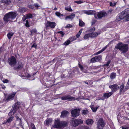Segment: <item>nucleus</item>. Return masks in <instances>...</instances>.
Here are the masks:
<instances>
[{
  "label": "nucleus",
  "instance_id": "nucleus-1",
  "mask_svg": "<svg viewBox=\"0 0 129 129\" xmlns=\"http://www.w3.org/2000/svg\"><path fill=\"white\" fill-rule=\"evenodd\" d=\"M68 124L67 122L65 121H61L59 119H57L55 120L54 124L52 125L51 129L53 128H63L66 126Z\"/></svg>",
  "mask_w": 129,
  "mask_h": 129
},
{
  "label": "nucleus",
  "instance_id": "nucleus-2",
  "mask_svg": "<svg viewBox=\"0 0 129 129\" xmlns=\"http://www.w3.org/2000/svg\"><path fill=\"white\" fill-rule=\"evenodd\" d=\"M17 15V13L15 12H9L4 15L3 18L4 21L6 23L8 22H12L13 20L15 18Z\"/></svg>",
  "mask_w": 129,
  "mask_h": 129
},
{
  "label": "nucleus",
  "instance_id": "nucleus-3",
  "mask_svg": "<svg viewBox=\"0 0 129 129\" xmlns=\"http://www.w3.org/2000/svg\"><path fill=\"white\" fill-rule=\"evenodd\" d=\"M115 48L116 49H119L122 53H124L127 52L128 50V45L122 42H119L115 46Z\"/></svg>",
  "mask_w": 129,
  "mask_h": 129
},
{
  "label": "nucleus",
  "instance_id": "nucleus-4",
  "mask_svg": "<svg viewBox=\"0 0 129 129\" xmlns=\"http://www.w3.org/2000/svg\"><path fill=\"white\" fill-rule=\"evenodd\" d=\"M129 13V8H128L119 13L116 17V20L118 21H120L124 19Z\"/></svg>",
  "mask_w": 129,
  "mask_h": 129
},
{
  "label": "nucleus",
  "instance_id": "nucleus-5",
  "mask_svg": "<svg viewBox=\"0 0 129 129\" xmlns=\"http://www.w3.org/2000/svg\"><path fill=\"white\" fill-rule=\"evenodd\" d=\"M70 123L72 126L75 127L79 124H82L83 121L80 119H74V118H72L71 120Z\"/></svg>",
  "mask_w": 129,
  "mask_h": 129
},
{
  "label": "nucleus",
  "instance_id": "nucleus-6",
  "mask_svg": "<svg viewBox=\"0 0 129 129\" xmlns=\"http://www.w3.org/2000/svg\"><path fill=\"white\" fill-rule=\"evenodd\" d=\"M107 15L106 12L104 11H101L100 12H97L96 14H94V17L96 19H101L103 17L106 16Z\"/></svg>",
  "mask_w": 129,
  "mask_h": 129
},
{
  "label": "nucleus",
  "instance_id": "nucleus-7",
  "mask_svg": "<svg viewBox=\"0 0 129 129\" xmlns=\"http://www.w3.org/2000/svg\"><path fill=\"white\" fill-rule=\"evenodd\" d=\"M105 122L102 118L99 119L97 122L98 128L99 129H102L105 124Z\"/></svg>",
  "mask_w": 129,
  "mask_h": 129
},
{
  "label": "nucleus",
  "instance_id": "nucleus-8",
  "mask_svg": "<svg viewBox=\"0 0 129 129\" xmlns=\"http://www.w3.org/2000/svg\"><path fill=\"white\" fill-rule=\"evenodd\" d=\"M8 62L12 67H14L16 63V59L14 56H11L8 58Z\"/></svg>",
  "mask_w": 129,
  "mask_h": 129
},
{
  "label": "nucleus",
  "instance_id": "nucleus-9",
  "mask_svg": "<svg viewBox=\"0 0 129 129\" xmlns=\"http://www.w3.org/2000/svg\"><path fill=\"white\" fill-rule=\"evenodd\" d=\"M19 108V106H16L15 105H14L12 106L10 111L8 115L9 116H11L13 115L14 113L18 110Z\"/></svg>",
  "mask_w": 129,
  "mask_h": 129
},
{
  "label": "nucleus",
  "instance_id": "nucleus-10",
  "mask_svg": "<svg viewBox=\"0 0 129 129\" xmlns=\"http://www.w3.org/2000/svg\"><path fill=\"white\" fill-rule=\"evenodd\" d=\"M80 110L78 108L72 110L71 111L72 116L73 117H76L79 116Z\"/></svg>",
  "mask_w": 129,
  "mask_h": 129
},
{
  "label": "nucleus",
  "instance_id": "nucleus-11",
  "mask_svg": "<svg viewBox=\"0 0 129 129\" xmlns=\"http://www.w3.org/2000/svg\"><path fill=\"white\" fill-rule=\"evenodd\" d=\"M102 59V56L100 55L92 58L90 60V62H98L101 60Z\"/></svg>",
  "mask_w": 129,
  "mask_h": 129
},
{
  "label": "nucleus",
  "instance_id": "nucleus-12",
  "mask_svg": "<svg viewBox=\"0 0 129 129\" xmlns=\"http://www.w3.org/2000/svg\"><path fill=\"white\" fill-rule=\"evenodd\" d=\"M56 24V23L55 22H51L48 21H47L45 24L46 27H50L52 28L55 27Z\"/></svg>",
  "mask_w": 129,
  "mask_h": 129
},
{
  "label": "nucleus",
  "instance_id": "nucleus-13",
  "mask_svg": "<svg viewBox=\"0 0 129 129\" xmlns=\"http://www.w3.org/2000/svg\"><path fill=\"white\" fill-rule=\"evenodd\" d=\"M61 99L62 100H68L70 101H74L75 100V98L74 97H72L70 95H65L61 98Z\"/></svg>",
  "mask_w": 129,
  "mask_h": 129
},
{
  "label": "nucleus",
  "instance_id": "nucleus-14",
  "mask_svg": "<svg viewBox=\"0 0 129 129\" xmlns=\"http://www.w3.org/2000/svg\"><path fill=\"white\" fill-rule=\"evenodd\" d=\"M113 94L112 92H110L108 93H104L103 94V96L102 97L101 99L104 100L105 99H107L110 97Z\"/></svg>",
  "mask_w": 129,
  "mask_h": 129
},
{
  "label": "nucleus",
  "instance_id": "nucleus-15",
  "mask_svg": "<svg viewBox=\"0 0 129 129\" xmlns=\"http://www.w3.org/2000/svg\"><path fill=\"white\" fill-rule=\"evenodd\" d=\"M109 87L112 91V92L116 91L119 88V87L116 84H114L109 86Z\"/></svg>",
  "mask_w": 129,
  "mask_h": 129
},
{
  "label": "nucleus",
  "instance_id": "nucleus-16",
  "mask_svg": "<svg viewBox=\"0 0 129 129\" xmlns=\"http://www.w3.org/2000/svg\"><path fill=\"white\" fill-rule=\"evenodd\" d=\"M83 12L84 13L88 15H92L95 14V12L93 11L84 10Z\"/></svg>",
  "mask_w": 129,
  "mask_h": 129
},
{
  "label": "nucleus",
  "instance_id": "nucleus-17",
  "mask_svg": "<svg viewBox=\"0 0 129 129\" xmlns=\"http://www.w3.org/2000/svg\"><path fill=\"white\" fill-rule=\"evenodd\" d=\"M75 15L74 13H72L70 15L68 16L65 18L66 20H67L68 19H70L72 20L75 17Z\"/></svg>",
  "mask_w": 129,
  "mask_h": 129
},
{
  "label": "nucleus",
  "instance_id": "nucleus-18",
  "mask_svg": "<svg viewBox=\"0 0 129 129\" xmlns=\"http://www.w3.org/2000/svg\"><path fill=\"white\" fill-rule=\"evenodd\" d=\"M15 93H14L13 94H10L8 95V96L6 100L7 101L13 99V98L15 96Z\"/></svg>",
  "mask_w": 129,
  "mask_h": 129
},
{
  "label": "nucleus",
  "instance_id": "nucleus-19",
  "mask_svg": "<svg viewBox=\"0 0 129 129\" xmlns=\"http://www.w3.org/2000/svg\"><path fill=\"white\" fill-rule=\"evenodd\" d=\"M68 113V112L66 111H64L61 113L60 117H61L64 118L66 117L67 114Z\"/></svg>",
  "mask_w": 129,
  "mask_h": 129
},
{
  "label": "nucleus",
  "instance_id": "nucleus-20",
  "mask_svg": "<svg viewBox=\"0 0 129 129\" xmlns=\"http://www.w3.org/2000/svg\"><path fill=\"white\" fill-rule=\"evenodd\" d=\"M107 45L105 47H104L102 49L100 50L99 51L95 53L94 54L95 55H97L98 54H100V53H102L107 48Z\"/></svg>",
  "mask_w": 129,
  "mask_h": 129
},
{
  "label": "nucleus",
  "instance_id": "nucleus-21",
  "mask_svg": "<svg viewBox=\"0 0 129 129\" xmlns=\"http://www.w3.org/2000/svg\"><path fill=\"white\" fill-rule=\"evenodd\" d=\"M86 122L88 125H91L93 123V121L92 119H88L86 120Z\"/></svg>",
  "mask_w": 129,
  "mask_h": 129
},
{
  "label": "nucleus",
  "instance_id": "nucleus-22",
  "mask_svg": "<svg viewBox=\"0 0 129 129\" xmlns=\"http://www.w3.org/2000/svg\"><path fill=\"white\" fill-rule=\"evenodd\" d=\"M89 34L90 36V38H93L96 37L99 34H100V33L98 34L97 33H89Z\"/></svg>",
  "mask_w": 129,
  "mask_h": 129
},
{
  "label": "nucleus",
  "instance_id": "nucleus-23",
  "mask_svg": "<svg viewBox=\"0 0 129 129\" xmlns=\"http://www.w3.org/2000/svg\"><path fill=\"white\" fill-rule=\"evenodd\" d=\"M52 119H51L47 118L45 122V125L48 126L49 125Z\"/></svg>",
  "mask_w": 129,
  "mask_h": 129
},
{
  "label": "nucleus",
  "instance_id": "nucleus-24",
  "mask_svg": "<svg viewBox=\"0 0 129 129\" xmlns=\"http://www.w3.org/2000/svg\"><path fill=\"white\" fill-rule=\"evenodd\" d=\"M14 117L13 116H11L9 117L6 120V122L5 123L7 122L9 123L12 121L14 118Z\"/></svg>",
  "mask_w": 129,
  "mask_h": 129
},
{
  "label": "nucleus",
  "instance_id": "nucleus-25",
  "mask_svg": "<svg viewBox=\"0 0 129 129\" xmlns=\"http://www.w3.org/2000/svg\"><path fill=\"white\" fill-rule=\"evenodd\" d=\"M14 34V33H13L11 32L8 33L7 35V36L8 39H10L11 37L13 36Z\"/></svg>",
  "mask_w": 129,
  "mask_h": 129
},
{
  "label": "nucleus",
  "instance_id": "nucleus-26",
  "mask_svg": "<svg viewBox=\"0 0 129 129\" xmlns=\"http://www.w3.org/2000/svg\"><path fill=\"white\" fill-rule=\"evenodd\" d=\"M65 9L66 10L70 12H72L73 11V10L71 8V6H69L65 7Z\"/></svg>",
  "mask_w": 129,
  "mask_h": 129
},
{
  "label": "nucleus",
  "instance_id": "nucleus-27",
  "mask_svg": "<svg viewBox=\"0 0 129 129\" xmlns=\"http://www.w3.org/2000/svg\"><path fill=\"white\" fill-rule=\"evenodd\" d=\"M79 24L80 26L81 27H83L85 26V23L82 20L80 19Z\"/></svg>",
  "mask_w": 129,
  "mask_h": 129
},
{
  "label": "nucleus",
  "instance_id": "nucleus-28",
  "mask_svg": "<svg viewBox=\"0 0 129 129\" xmlns=\"http://www.w3.org/2000/svg\"><path fill=\"white\" fill-rule=\"evenodd\" d=\"M82 114L83 115H86L88 113V111L87 109L83 110L81 111Z\"/></svg>",
  "mask_w": 129,
  "mask_h": 129
},
{
  "label": "nucleus",
  "instance_id": "nucleus-29",
  "mask_svg": "<svg viewBox=\"0 0 129 129\" xmlns=\"http://www.w3.org/2000/svg\"><path fill=\"white\" fill-rule=\"evenodd\" d=\"M25 17L26 18L24 20H25L27 19H28L31 18L32 17V15L30 14H28L25 15Z\"/></svg>",
  "mask_w": 129,
  "mask_h": 129
},
{
  "label": "nucleus",
  "instance_id": "nucleus-30",
  "mask_svg": "<svg viewBox=\"0 0 129 129\" xmlns=\"http://www.w3.org/2000/svg\"><path fill=\"white\" fill-rule=\"evenodd\" d=\"M124 84H121V86H120V93H121V92H122V91H123L124 92V91L123 90L124 89Z\"/></svg>",
  "mask_w": 129,
  "mask_h": 129
},
{
  "label": "nucleus",
  "instance_id": "nucleus-31",
  "mask_svg": "<svg viewBox=\"0 0 129 129\" xmlns=\"http://www.w3.org/2000/svg\"><path fill=\"white\" fill-rule=\"evenodd\" d=\"M89 37H90L89 33L85 35L84 37V39H88Z\"/></svg>",
  "mask_w": 129,
  "mask_h": 129
},
{
  "label": "nucleus",
  "instance_id": "nucleus-32",
  "mask_svg": "<svg viewBox=\"0 0 129 129\" xmlns=\"http://www.w3.org/2000/svg\"><path fill=\"white\" fill-rule=\"evenodd\" d=\"M116 76V74L114 73H112L111 74L110 77L111 79L115 78Z\"/></svg>",
  "mask_w": 129,
  "mask_h": 129
},
{
  "label": "nucleus",
  "instance_id": "nucleus-33",
  "mask_svg": "<svg viewBox=\"0 0 129 129\" xmlns=\"http://www.w3.org/2000/svg\"><path fill=\"white\" fill-rule=\"evenodd\" d=\"M55 15L59 17L61 16H63V15L62 14H61L59 12H57L55 13Z\"/></svg>",
  "mask_w": 129,
  "mask_h": 129
},
{
  "label": "nucleus",
  "instance_id": "nucleus-34",
  "mask_svg": "<svg viewBox=\"0 0 129 129\" xmlns=\"http://www.w3.org/2000/svg\"><path fill=\"white\" fill-rule=\"evenodd\" d=\"M19 11L20 12H23L25 11V9L23 8H20L19 9Z\"/></svg>",
  "mask_w": 129,
  "mask_h": 129
},
{
  "label": "nucleus",
  "instance_id": "nucleus-35",
  "mask_svg": "<svg viewBox=\"0 0 129 129\" xmlns=\"http://www.w3.org/2000/svg\"><path fill=\"white\" fill-rule=\"evenodd\" d=\"M82 29H81L80 30L79 32L76 35V37L77 38H78L80 36L81 33H82L81 31L82 30Z\"/></svg>",
  "mask_w": 129,
  "mask_h": 129
},
{
  "label": "nucleus",
  "instance_id": "nucleus-36",
  "mask_svg": "<svg viewBox=\"0 0 129 129\" xmlns=\"http://www.w3.org/2000/svg\"><path fill=\"white\" fill-rule=\"evenodd\" d=\"M98 108V107H91V109L93 112H95Z\"/></svg>",
  "mask_w": 129,
  "mask_h": 129
},
{
  "label": "nucleus",
  "instance_id": "nucleus-37",
  "mask_svg": "<svg viewBox=\"0 0 129 129\" xmlns=\"http://www.w3.org/2000/svg\"><path fill=\"white\" fill-rule=\"evenodd\" d=\"M23 64H21L20 65H19L17 68H16L14 67V69L15 70H17L18 69H19L21 68H22L23 67Z\"/></svg>",
  "mask_w": 129,
  "mask_h": 129
},
{
  "label": "nucleus",
  "instance_id": "nucleus-38",
  "mask_svg": "<svg viewBox=\"0 0 129 129\" xmlns=\"http://www.w3.org/2000/svg\"><path fill=\"white\" fill-rule=\"evenodd\" d=\"M70 43V40H67L63 44L65 45H67L69 44Z\"/></svg>",
  "mask_w": 129,
  "mask_h": 129
},
{
  "label": "nucleus",
  "instance_id": "nucleus-39",
  "mask_svg": "<svg viewBox=\"0 0 129 129\" xmlns=\"http://www.w3.org/2000/svg\"><path fill=\"white\" fill-rule=\"evenodd\" d=\"M124 19L127 21H129V13L128 14L127 16H126V17H125Z\"/></svg>",
  "mask_w": 129,
  "mask_h": 129
},
{
  "label": "nucleus",
  "instance_id": "nucleus-40",
  "mask_svg": "<svg viewBox=\"0 0 129 129\" xmlns=\"http://www.w3.org/2000/svg\"><path fill=\"white\" fill-rule=\"evenodd\" d=\"M116 4V3H112V2H111L110 3V5L111 6H115Z\"/></svg>",
  "mask_w": 129,
  "mask_h": 129
},
{
  "label": "nucleus",
  "instance_id": "nucleus-41",
  "mask_svg": "<svg viewBox=\"0 0 129 129\" xmlns=\"http://www.w3.org/2000/svg\"><path fill=\"white\" fill-rule=\"evenodd\" d=\"M19 116L18 115L16 114L15 117L16 118L17 120H20V122L21 121V119L19 117Z\"/></svg>",
  "mask_w": 129,
  "mask_h": 129
},
{
  "label": "nucleus",
  "instance_id": "nucleus-42",
  "mask_svg": "<svg viewBox=\"0 0 129 129\" xmlns=\"http://www.w3.org/2000/svg\"><path fill=\"white\" fill-rule=\"evenodd\" d=\"M25 25L27 27H29V25L28 24V21L27 20L26 21Z\"/></svg>",
  "mask_w": 129,
  "mask_h": 129
},
{
  "label": "nucleus",
  "instance_id": "nucleus-43",
  "mask_svg": "<svg viewBox=\"0 0 129 129\" xmlns=\"http://www.w3.org/2000/svg\"><path fill=\"white\" fill-rule=\"evenodd\" d=\"M58 33H59L61 35L62 37H63V36L64 35V33L63 31H58Z\"/></svg>",
  "mask_w": 129,
  "mask_h": 129
},
{
  "label": "nucleus",
  "instance_id": "nucleus-44",
  "mask_svg": "<svg viewBox=\"0 0 129 129\" xmlns=\"http://www.w3.org/2000/svg\"><path fill=\"white\" fill-rule=\"evenodd\" d=\"M11 3V0H6L5 4H9Z\"/></svg>",
  "mask_w": 129,
  "mask_h": 129
},
{
  "label": "nucleus",
  "instance_id": "nucleus-45",
  "mask_svg": "<svg viewBox=\"0 0 129 129\" xmlns=\"http://www.w3.org/2000/svg\"><path fill=\"white\" fill-rule=\"evenodd\" d=\"M75 3H77L78 4H80L81 3H83V2H82L80 1H75L74 2Z\"/></svg>",
  "mask_w": 129,
  "mask_h": 129
},
{
  "label": "nucleus",
  "instance_id": "nucleus-46",
  "mask_svg": "<svg viewBox=\"0 0 129 129\" xmlns=\"http://www.w3.org/2000/svg\"><path fill=\"white\" fill-rule=\"evenodd\" d=\"M79 67L81 69V70L83 71V66L80 64H79Z\"/></svg>",
  "mask_w": 129,
  "mask_h": 129
},
{
  "label": "nucleus",
  "instance_id": "nucleus-47",
  "mask_svg": "<svg viewBox=\"0 0 129 129\" xmlns=\"http://www.w3.org/2000/svg\"><path fill=\"white\" fill-rule=\"evenodd\" d=\"M37 45L36 43H34L33 45L31 46V47L33 48V47H34L35 48H37Z\"/></svg>",
  "mask_w": 129,
  "mask_h": 129
},
{
  "label": "nucleus",
  "instance_id": "nucleus-48",
  "mask_svg": "<svg viewBox=\"0 0 129 129\" xmlns=\"http://www.w3.org/2000/svg\"><path fill=\"white\" fill-rule=\"evenodd\" d=\"M129 128V126H122V129H128Z\"/></svg>",
  "mask_w": 129,
  "mask_h": 129
},
{
  "label": "nucleus",
  "instance_id": "nucleus-49",
  "mask_svg": "<svg viewBox=\"0 0 129 129\" xmlns=\"http://www.w3.org/2000/svg\"><path fill=\"white\" fill-rule=\"evenodd\" d=\"M37 31V30L36 29H34L32 30L31 31V33H36Z\"/></svg>",
  "mask_w": 129,
  "mask_h": 129
},
{
  "label": "nucleus",
  "instance_id": "nucleus-50",
  "mask_svg": "<svg viewBox=\"0 0 129 129\" xmlns=\"http://www.w3.org/2000/svg\"><path fill=\"white\" fill-rule=\"evenodd\" d=\"M72 27V25H70V24H68L67 25V26H66V27L67 28H70Z\"/></svg>",
  "mask_w": 129,
  "mask_h": 129
},
{
  "label": "nucleus",
  "instance_id": "nucleus-51",
  "mask_svg": "<svg viewBox=\"0 0 129 129\" xmlns=\"http://www.w3.org/2000/svg\"><path fill=\"white\" fill-rule=\"evenodd\" d=\"M111 62V61L110 60L108 61L107 63H106V64L105 65V66H109V64L110 62Z\"/></svg>",
  "mask_w": 129,
  "mask_h": 129
},
{
  "label": "nucleus",
  "instance_id": "nucleus-52",
  "mask_svg": "<svg viewBox=\"0 0 129 129\" xmlns=\"http://www.w3.org/2000/svg\"><path fill=\"white\" fill-rule=\"evenodd\" d=\"M96 20H93L91 22L92 25H93V24H94V23L96 22Z\"/></svg>",
  "mask_w": 129,
  "mask_h": 129
},
{
  "label": "nucleus",
  "instance_id": "nucleus-53",
  "mask_svg": "<svg viewBox=\"0 0 129 129\" xmlns=\"http://www.w3.org/2000/svg\"><path fill=\"white\" fill-rule=\"evenodd\" d=\"M31 127L32 128V129H36L35 127V125L34 124H31Z\"/></svg>",
  "mask_w": 129,
  "mask_h": 129
},
{
  "label": "nucleus",
  "instance_id": "nucleus-54",
  "mask_svg": "<svg viewBox=\"0 0 129 129\" xmlns=\"http://www.w3.org/2000/svg\"><path fill=\"white\" fill-rule=\"evenodd\" d=\"M34 5L37 8H38L39 6L37 3H36L35 4H34Z\"/></svg>",
  "mask_w": 129,
  "mask_h": 129
},
{
  "label": "nucleus",
  "instance_id": "nucleus-55",
  "mask_svg": "<svg viewBox=\"0 0 129 129\" xmlns=\"http://www.w3.org/2000/svg\"><path fill=\"white\" fill-rule=\"evenodd\" d=\"M3 82L4 83H7L9 82V81L7 79H5V80H3Z\"/></svg>",
  "mask_w": 129,
  "mask_h": 129
},
{
  "label": "nucleus",
  "instance_id": "nucleus-56",
  "mask_svg": "<svg viewBox=\"0 0 129 129\" xmlns=\"http://www.w3.org/2000/svg\"><path fill=\"white\" fill-rule=\"evenodd\" d=\"M6 0H1V2L3 3H5V4Z\"/></svg>",
  "mask_w": 129,
  "mask_h": 129
},
{
  "label": "nucleus",
  "instance_id": "nucleus-57",
  "mask_svg": "<svg viewBox=\"0 0 129 129\" xmlns=\"http://www.w3.org/2000/svg\"><path fill=\"white\" fill-rule=\"evenodd\" d=\"M113 11L112 10L110 9L109 10L108 12V13L110 14Z\"/></svg>",
  "mask_w": 129,
  "mask_h": 129
},
{
  "label": "nucleus",
  "instance_id": "nucleus-58",
  "mask_svg": "<svg viewBox=\"0 0 129 129\" xmlns=\"http://www.w3.org/2000/svg\"><path fill=\"white\" fill-rule=\"evenodd\" d=\"M20 104V103L19 102H17L16 103H15L14 105H15L16 106H17L18 105H19Z\"/></svg>",
  "mask_w": 129,
  "mask_h": 129
},
{
  "label": "nucleus",
  "instance_id": "nucleus-59",
  "mask_svg": "<svg viewBox=\"0 0 129 129\" xmlns=\"http://www.w3.org/2000/svg\"><path fill=\"white\" fill-rule=\"evenodd\" d=\"M95 30V28L94 27H93L92 28H91L90 29V30L91 31H93Z\"/></svg>",
  "mask_w": 129,
  "mask_h": 129
},
{
  "label": "nucleus",
  "instance_id": "nucleus-60",
  "mask_svg": "<svg viewBox=\"0 0 129 129\" xmlns=\"http://www.w3.org/2000/svg\"><path fill=\"white\" fill-rule=\"evenodd\" d=\"M84 129H90L87 126H85L84 127Z\"/></svg>",
  "mask_w": 129,
  "mask_h": 129
},
{
  "label": "nucleus",
  "instance_id": "nucleus-61",
  "mask_svg": "<svg viewBox=\"0 0 129 129\" xmlns=\"http://www.w3.org/2000/svg\"><path fill=\"white\" fill-rule=\"evenodd\" d=\"M29 8H30L31 9H33V7L31 5H29Z\"/></svg>",
  "mask_w": 129,
  "mask_h": 129
},
{
  "label": "nucleus",
  "instance_id": "nucleus-62",
  "mask_svg": "<svg viewBox=\"0 0 129 129\" xmlns=\"http://www.w3.org/2000/svg\"><path fill=\"white\" fill-rule=\"evenodd\" d=\"M2 88L4 89L6 88V87L4 85H3L2 86Z\"/></svg>",
  "mask_w": 129,
  "mask_h": 129
},
{
  "label": "nucleus",
  "instance_id": "nucleus-63",
  "mask_svg": "<svg viewBox=\"0 0 129 129\" xmlns=\"http://www.w3.org/2000/svg\"><path fill=\"white\" fill-rule=\"evenodd\" d=\"M84 82L87 84H88V82H87L86 81H84Z\"/></svg>",
  "mask_w": 129,
  "mask_h": 129
},
{
  "label": "nucleus",
  "instance_id": "nucleus-64",
  "mask_svg": "<svg viewBox=\"0 0 129 129\" xmlns=\"http://www.w3.org/2000/svg\"><path fill=\"white\" fill-rule=\"evenodd\" d=\"M57 10V8H54V10Z\"/></svg>",
  "mask_w": 129,
  "mask_h": 129
}]
</instances>
